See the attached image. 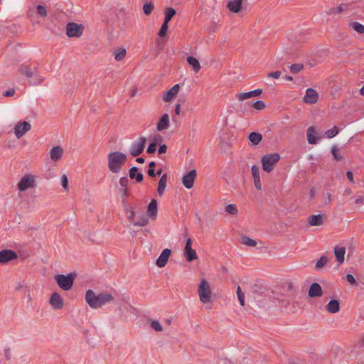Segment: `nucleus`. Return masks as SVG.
<instances>
[{"instance_id": "09e8293b", "label": "nucleus", "mask_w": 364, "mask_h": 364, "mask_svg": "<svg viewBox=\"0 0 364 364\" xmlns=\"http://www.w3.org/2000/svg\"><path fill=\"white\" fill-rule=\"evenodd\" d=\"M151 326L152 328H154L156 331H161L163 330L162 326L161 323L156 321L154 320L151 322Z\"/></svg>"}, {"instance_id": "6e6d98bb", "label": "nucleus", "mask_w": 364, "mask_h": 364, "mask_svg": "<svg viewBox=\"0 0 364 364\" xmlns=\"http://www.w3.org/2000/svg\"><path fill=\"white\" fill-rule=\"evenodd\" d=\"M281 72L280 71H275L273 73H270L268 74L269 77H272L274 79H278L280 77Z\"/></svg>"}, {"instance_id": "5fc2aeb1", "label": "nucleus", "mask_w": 364, "mask_h": 364, "mask_svg": "<svg viewBox=\"0 0 364 364\" xmlns=\"http://www.w3.org/2000/svg\"><path fill=\"white\" fill-rule=\"evenodd\" d=\"M346 280L352 285L356 283L355 277L350 274L346 275Z\"/></svg>"}, {"instance_id": "2eb2a0df", "label": "nucleus", "mask_w": 364, "mask_h": 364, "mask_svg": "<svg viewBox=\"0 0 364 364\" xmlns=\"http://www.w3.org/2000/svg\"><path fill=\"white\" fill-rule=\"evenodd\" d=\"M171 250L166 248L164 249L162 252L160 254L159 257L156 259V265L161 268L164 267L168 260V258L171 255Z\"/></svg>"}, {"instance_id": "4c0bfd02", "label": "nucleus", "mask_w": 364, "mask_h": 364, "mask_svg": "<svg viewBox=\"0 0 364 364\" xmlns=\"http://www.w3.org/2000/svg\"><path fill=\"white\" fill-rule=\"evenodd\" d=\"M350 26L359 33H364V25L359 22H351Z\"/></svg>"}, {"instance_id": "a211bd4d", "label": "nucleus", "mask_w": 364, "mask_h": 364, "mask_svg": "<svg viewBox=\"0 0 364 364\" xmlns=\"http://www.w3.org/2000/svg\"><path fill=\"white\" fill-rule=\"evenodd\" d=\"M158 211V203L156 200L152 199L147 207V214L151 219H155Z\"/></svg>"}, {"instance_id": "a878e982", "label": "nucleus", "mask_w": 364, "mask_h": 364, "mask_svg": "<svg viewBox=\"0 0 364 364\" xmlns=\"http://www.w3.org/2000/svg\"><path fill=\"white\" fill-rule=\"evenodd\" d=\"M308 223L311 226H319L323 224V218L321 215H312L308 219Z\"/></svg>"}, {"instance_id": "1a4fd4ad", "label": "nucleus", "mask_w": 364, "mask_h": 364, "mask_svg": "<svg viewBox=\"0 0 364 364\" xmlns=\"http://www.w3.org/2000/svg\"><path fill=\"white\" fill-rule=\"evenodd\" d=\"M184 256L188 262L198 259L196 250L192 248V240L191 238H188L186 240L184 247Z\"/></svg>"}, {"instance_id": "0e129e2a", "label": "nucleus", "mask_w": 364, "mask_h": 364, "mask_svg": "<svg viewBox=\"0 0 364 364\" xmlns=\"http://www.w3.org/2000/svg\"><path fill=\"white\" fill-rule=\"evenodd\" d=\"M147 173L151 177H155L156 176L154 168H149Z\"/></svg>"}, {"instance_id": "ea45409f", "label": "nucleus", "mask_w": 364, "mask_h": 364, "mask_svg": "<svg viewBox=\"0 0 364 364\" xmlns=\"http://www.w3.org/2000/svg\"><path fill=\"white\" fill-rule=\"evenodd\" d=\"M327 257L326 256H321L320 259L316 262L315 268L316 269H320L324 267L327 263Z\"/></svg>"}, {"instance_id": "69168bd1", "label": "nucleus", "mask_w": 364, "mask_h": 364, "mask_svg": "<svg viewBox=\"0 0 364 364\" xmlns=\"http://www.w3.org/2000/svg\"><path fill=\"white\" fill-rule=\"evenodd\" d=\"M364 201V198L362 197V196H359L355 200V203L356 204H360V203H362Z\"/></svg>"}, {"instance_id": "423d86ee", "label": "nucleus", "mask_w": 364, "mask_h": 364, "mask_svg": "<svg viewBox=\"0 0 364 364\" xmlns=\"http://www.w3.org/2000/svg\"><path fill=\"white\" fill-rule=\"evenodd\" d=\"M75 276L72 274L68 275L56 274L55 280L57 284L64 291L70 289L73 285Z\"/></svg>"}, {"instance_id": "72a5a7b5", "label": "nucleus", "mask_w": 364, "mask_h": 364, "mask_svg": "<svg viewBox=\"0 0 364 364\" xmlns=\"http://www.w3.org/2000/svg\"><path fill=\"white\" fill-rule=\"evenodd\" d=\"M339 132V129L338 127L336 126H333V128L330 129H328L327 131H326L325 132V136L328 138V139H332L333 138L334 136H336Z\"/></svg>"}, {"instance_id": "c756f323", "label": "nucleus", "mask_w": 364, "mask_h": 364, "mask_svg": "<svg viewBox=\"0 0 364 364\" xmlns=\"http://www.w3.org/2000/svg\"><path fill=\"white\" fill-rule=\"evenodd\" d=\"M188 63L192 66L195 73H198L200 69V64L198 59L193 56H188L187 58Z\"/></svg>"}, {"instance_id": "393cba45", "label": "nucleus", "mask_w": 364, "mask_h": 364, "mask_svg": "<svg viewBox=\"0 0 364 364\" xmlns=\"http://www.w3.org/2000/svg\"><path fill=\"white\" fill-rule=\"evenodd\" d=\"M326 309L328 312L331 314L337 313L340 309L339 301L336 299L331 300L326 306Z\"/></svg>"}, {"instance_id": "c03bdc74", "label": "nucleus", "mask_w": 364, "mask_h": 364, "mask_svg": "<svg viewBox=\"0 0 364 364\" xmlns=\"http://www.w3.org/2000/svg\"><path fill=\"white\" fill-rule=\"evenodd\" d=\"M225 211L231 215H236L237 213V208L234 204H229L225 207Z\"/></svg>"}, {"instance_id": "5701e85b", "label": "nucleus", "mask_w": 364, "mask_h": 364, "mask_svg": "<svg viewBox=\"0 0 364 364\" xmlns=\"http://www.w3.org/2000/svg\"><path fill=\"white\" fill-rule=\"evenodd\" d=\"M334 253L337 262L340 264L343 263L345 259L346 247L336 246L334 248Z\"/></svg>"}, {"instance_id": "4be33fe9", "label": "nucleus", "mask_w": 364, "mask_h": 364, "mask_svg": "<svg viewBox=\"0 0 364 364\" xmlns=\"http://www.w3.org/2000/svg\"><path fill=\"white\" fill-rule=\"evenodd\" d=\"M129 175L131 179L135 178L138 183L141 182L144 178L143 174L141 172H139V168L136 166H133L129 169Z\"/></svg>"}, {"instance_id": "774afa93", "label": "nucleus", "mask_w": 364, "mask_h": 364, "mask_svg": "<svg viewBox=\"0 0 364 364\" xmlns=\"http://www.w3.org/2000/svg\"><path fill=\"white\" fill-rule=\"evenodd\" d=\"M180 109H181V105L180 104H177L176 107H175V109H174V112L176 114L179 115L180 114Z\"/></svg>"}, {"instance_id": "680f3d73", "label": "nucleus", "mask_w": 364, "mask_h": 364, "mask_svg": "<svg viewBox=\"0 0 364 364\" xmlns=\"http://www.w3.org/2000/svg\"><path fill=\"white\" fill-rule=\"evenodd\" d=\"M332 201V195L331 193H327L326 196L324 199V203L326 204H329Z\"/></svg>"}, {"instance_id": "79ce46f5", "label": "nucleus", "mask_w": 364, "mask_h": 364, "mask_svg": "<svg viewBox=\"0 0 364 364\" xmlns=\"http://www.w3.org/2000/svg\"><path fill=\"white\" fill-rule=\"evenodd\" d=\"M343 6V4H341L337 7L331 8L326 13L328 15H332V14L341 13L344 10Z\"/></svg>"}, {"instance_id": "13d9d810", "label": "nucleus", "mask_w": 364, "mask_h": 364, "mask_svg": "<svg viewBox=\"0 0 364 364\" xmlns=\"http://www.w3.org/2000/svg\"><path fill=\"white\" fill-rule=\"evenodd\" d=\"M4 355L5 357L6 360H9L11 358V353L9 348H6L4 350Z\"/></svg>"}, {"instance_id": "f8f14e48", "label": "nucleus", "mask_w": 364, "mask_h": 364, "mask_svg": "<svg viewBox=\"0 0 364 364\" xmlns=\"http://www.w3.org/2000/svg\"><path fill=\"white\" fill-rule=\"evenodd\" d=\"M18 255L16 252L12 250H2L0 251V263L4 264L16 259Z\"/></svg>"}, {"instance_id": "6e6552de", "label": "nucleus", "mask_w": 364, "mask_h": 364, "mask_svg": "<svg viewBox=\"0 0 364 364\" xmlns=\"http://www.w3.org/2000/svg\"><path fill=\"white\" fill-rule=\"evenodd\" d=\"M84 26L82 24L70 22L66 25V34L69 38H79L82 36Z\"/></svg>"}, {"instance_id": "864d4df0", "label": "nucleus", "mask_w": 364, "mask_h": 364, "mask_svg": "<svg viewBox=\"0 0 364 364\" xmlns=\"http://www.w3.org/2000/svg\"><path fill=\"white\" fill-rule=\"evenodd\" d=\"M156 150V144L155 142L151 143L147 148V153L153 154Z\"/></svg>"}, {"instance_id": "f3484780", "label": "nucleus", "mask_w": 364, "mask_h": 364, "mask_svg": "<svg viewBox=\"0 0 364 364\" xmlns=\"http://www.w3.org/2000/svg\"><path fill=\"white\" fill-rule=\"evenodd\" d=\"M309 297H319L323 294L321 286L316 282H314L309 289Z\"/></svg>"}, {"instance_id": "aec40b11", "label": "nucleus", "mask_w": 364, "mask_h": 364, "mask_svg": "<svg viewBox=\"0 0 364 364\" xmlns=\"http://www.w3.org/2000/svg\"><path fill=\"white\" fill-rule=\"evenodd\" d=\"M169 127V116L168 114L165 113L162 115L161 119L156 125V129L158 131H163L168 129Z\"/></svg>"}, {"instance_id": "8fccbe9b", "label": "nucleus", "mask_w": 364, "mask_h": 364, "mask_svg": "<svg viewBox=\"0 0 364 364\" xmlns=\"http://www.w3.org/2000/svg\"><path fill=\"white\" fill-rule=\"evenodd\" d=\"M251 171H252L253 178H260L259 168L257 166L253 165L251 168Z\"/></svg>"}, {"instance_id": "9b49d317", "label": "nucleus", "mask_w": 364, "mask_h": 364, "mask_svg": "<svg viewBox=\"0 0 364 364\" xmlns=\"http://www.w3.org/2000/svg\"><path fill=\"white\" fill-rule=\"evenodd\" d=\"M35 180L31 175L24 176L18 183V188L21 191L27 190L34 186Z\"/></svg>"}, {"instance_id": "bb28decb", "label": "nucleus", "mask_w": 364, "mask_h": 364, "mask_svg": "<svg viewBox=\"0 0 364 364\" xmlns=\"http://www.w3.org/2000/svg\"><path fill=\"white\" fill-rule=\"evenodd\" d=\"M63 154V150L60 146H55V147L52 148L50 150V159L53 161H56L62 157Z\"/></svg>"}, {"instance_id": "e433bc0d", "label": "nucleus", "mask_w": 364, "mask_h": 364, "mask_svg": "<svg viewBox=\"0 0 364 364\" xmlns=\"http://www.w3.org/2000/svg\"><path fill=\"white\" fill-rule=\"evenodd\" d=\"M148 218L146 215L141 216L139 219L135 221H133V225L134 226H145L148 224Z\"/></svg>"}, {"instance_id": "b1692460", "label": "nucleus", "mask_w": 364, "mask_h": 364, "mask_svg": "<svg viewBox=\"0 0 364 364\" xmlns=\"http://www.w3.org/2000/svg\"><path fill=\"white\" fill-rule=\"evenodd\" d=\"M242 0H230L227 5L228 9L234 13L240 12Z\"/></svg>"}, {"instance_id": "f704fd0d", "label": "nucleus", "mask_w": 364, "mask_h": 364, "mask_svg": "<svg viewBox=\"0 0 364 364\" xmlns=\"http://www.w3.org/2000/svg\"><path fill=\"white\" fill-rule=\"evenodd\" d=\"M176 10L173 8H168L165 11L164 22L168 23L176 14Z\"/></svg>"}, {"instance_id": "2f4dec72", "label": "nucleus", "mask_w": 364, "mask_h": 364, "mask_svg": "<svg viewBox=\"0 0 364 364\" xmlns=\"http://www.w3.org/2000/svg\"><path fill=\"white\" fill-rule=\"evenodd\" d=\"M114 59L117 61H121L126 56V50L124 48H119L115 50L114 52Z\"/></svg>"}, {"instance_id": "a19ab883", "label": "nucleus", "mask_w": 364, "mask_h": 364, "mask_svg": "<svg viewBox=\"0 0 364 364\" xmlns=\"http://www.w3.org/2000/svg\"><path fill=\"white\" fill-rule=\"evenodd\" d=\"M304 68V65L301 63H295L292 64L290 66V70L292 73H297L302 70Z\"/></svg>"}, {"instance_id": "58836bf2", "label": "nucleus", "mask_w": 364, "mask_h": 364, "mask_svg": "<svg viewBox=\"0 0 364 364\" xmlns=\"http://www.w3.org/2000/svg\"><path fill=\"white\" fill-rule=\"evenodd\" d=\"M338 148L337 147L336 145H333L331 147V152L332 155L333 156V159L336 161H340L343 159V156L339 154L338 153Z\"/></svg>"}, {"instance_id": "7c9ffc66", "label": "nucleus", "mask_w": 364, "mask_h": 364, "mask_svg": "<svg viewBox=\"0 0 364 364\" xmlns=\"http://www.w3.org/2000/svg\"><path fill=\"white\" fill-rule=\"evenodd\" d=\"M248 139L254 145H257L262 141V136L259 133L251 132Z\"/></svg>"}, {"instance_id": "4468645a", "label": "nucleus", "mask_w": 364, "mask_h": 364, "mask_svg": "<svg viewBox=\"0 0 364 364\" xmlns=\"http://www.w3.org/2000/svg\"><path fill=\"white\" fill-rule=\"evenodd\" d=\"M49 302L51 306L55 310L61 309L63 306V299L57 292H54L51 294Z\"/></svg>"}, {"instance_id": "37998d69", "label": "nucleus", "mask_w": 364, "mask_h": 364, "mask_svg": "<svg viewBox=\"0 0 364 364\" xmlns=\"http://www.w3.org/2000/svg\"><path fill=\"white\" fill-rule=\"evenodd\" d=\"M237 294L238 300L242 306L245 305V293L242 291L240 286L237 287Z\"/></svg>"}, {"instance_id": "338daca9", "label": "nucleus", "mask_w": 364, "mask_h": 364, "mask_svg": "<svg viewBox=\"0 0 364 364\" xmlns=\"http://www.w3.org/2000/svg\"><path fill=\"white\" fill-rule=\"evenodd\" d=\"M219 364H231V362L225 358L220 359Z\"/></svg>"}, {"instance_id": "a18cd8bd", "label": "nucleus", "mask_w": 364, "mask_h": 364, "mask_svg": "<svg viewBox=\"0 0 364 364\" xmlns=\"http://www.w3.org/2000/svg\"><path fill=\"white\" fill-rule=\"evenodd\" d=\"M168 29V23L164 21V23H162V26L158 33V35L161 37L164 36L166 34Z\"/></svg>"}, {"instance_id": "39448f33", "label": "nucleus", "mask_w": 364, "mask_h": 364, "mask_svg": "<svg viewBox=\"0 0 364 364\" xmlns=\"http://www.w3.org/2000/svg\"><path fill=\"white\" fill-rule=\"evenodd\" d=\"M198 294L199 296L200 301L202 303L206 304L210 301V287L208 282L204 279H201L200 284H198Z\"/></svg>"}, {"instance_id": "f257e3e1", "label": "nucleus", "mask_w": 364, "mask_h": 364, "mask_svg": "<svg viewBox=\"0 0 364 364\" xmlns=\"http://www.w3.org/2000/svg\"><path fill=\"white\" fill-rule=\"evenodd\" d=\"M18 72L28 79L31 85H38L44 81V77L38 74V63L25 62L19 65Z\"/></svg>"}, {"instance_id": "7ed1b4c3", "label": "nucleus", "mask_w": 364, "mask_h": 364, "mask_svg": "<svg viewBox=\"0 0 364 364\" xmlns=\"http://www.w3.org/2000/svg\"><path fill=\"white\" fill-rule=\"evenodd\" d=\"M107 158L108 167L109 170L114 173L120 172L122 165L125 164L127 160V155L119 151L109 153Z\"/></svg>"}, {"instance_id": "ddd939ff", "label": "nucleus", "mask_w": 364, "mask_h": 364, "mask_svg": "<svg viewBox=\"0 0 364 364\" xmlns=\"http://www.w3.org/2000/svg\"><path fill=\"white\" fill-rule=\"evenodd\" d=\"M196 177V171L195 169L191 170L182 178L183 186L190 189L193 186L194 181Z\"/></svg>"}, {"instance_id": "bf43d9fd", "label": "nucleus", "mask_w": 364, "mask_h": 364, "mask_svg": "<svg viewBox=\"0 0 364 364\" xmlns=\"http://www.w3.org/2000/svg\"><path fill=\"white\" fill-rule=\"evenodd\" d=\"M167 151V146L166 144H161L159 146V149H158V153L159 154H164V153H166Z\"/></svg>"}, {"instance_id": "412c9836", "label": "nucleus", "mask_w": 364, "mask_h": 364, "mask_svg": "<svg viewBox=\"0 0 364 364\" xmlns=\"http://www.w3.org/2000/svg\"><path fill=\"white\" fill-rule=\"evenodd\" d=\"M262 93V89H256L252 91L247 92H242L239 94L238 99L240 100H245L248 98L257 97L260 95Z\"/></svg>"}, {"instance_id": "4d7b16f0", "label": "nucleus", "mask_w": 364, "mask_h": 364, "mask_svg": "<svg viewBox=\"0 0 364 364\" xmlns=\"http://www.w3.org/2000/svg\"><path fill=\"white\" fill-rule=\"evenodd\" d=\"M255 186L257 190H261L262 183L260 181V178H254Z\"/></svg>"}, {"instance_id": "603ef678", "label": "nucleus", "mask_w": 364, "mask_h": 364, "mask_svg": "<svg viewBox=\"0 0 364 364\" xmlns=\"http://www.w3.org/2000/svg\"><path fill=\"white\" fill-rule=\"evenodd\" d=\"M61 185L65 189H67L68 188V178L66 175L62 176Z\"/></svg>"}, {"instance_id": "e2e57ef3", "label": "nucleus", "mask_w": 364, "mask_h": 364, "mask_svg": "<svg viewBox=\"0 0 364 364\" xmlns=\"http://www.w3.org/2000/svg\"><path fill=\"white\" fill-rule=\"evenodd\" d=\"M120 192L122 193L124 198H126L129 194V190L127 187L122 188Z\"/></svg>"}, {"instance_id": "6ab92c4d", "label": "nucleus", "mask_w": 364, "mask_h": 364, "mask_svg": "<svg viewBox=\"0 0 364 364\" xmlns=\"http://www.w3.org/2000/svg\"><path fill=\"white\" fill-rule=\"evenodd\" d=\"M179 90V85L176 84L174 85L170 90H168L166 94L164 95L163 100L168 102L172 100L173 97L176 96Z\"/></svg>"}, {"instance_id": "3c124183", "label": "nucleus", "mask_w": 364, "mask_h": 364, "mask_svg": "<svg viewBox=\"0 0 364 364\" xmlns=\"http://www.w3.org/2000/svg\"><path fill=\"white\" fill-rule=\"evenodd\" d=\"M119 183L120 186H122V188L127 187V185L129 183V179L126 176L121 177L119 178Z\"/></svg>"}, {"instance_id": "9d476101", "label": "nucleus", "mask_w": 364, "mask_h": 364, "mask_svg": "<svg viewBox=\"0 0 364 364\" xmlns=\"http://www.w3.org/2000/svg\"><path fill=\"white\" fill-rule=\"evenodd\" d=\"M31 126L28 122H23L18 123L14 127V134L19 139L22 137L26 132L31 130Z\"/></svg>"}, {"instance_id": "cd10ccee", "label": "nucleus", "mask_w": 364, "mask_h": 364, "mask_svg": "<svg viewBox=\"0 0 364 364\" xmlns=\"http://www.w3.org/2000/svg\"><path fill=\"white\" fill-rule=\"evenodd\" d=\"M307 141L310 144H316L318 141L316 132L313 127H309L306 132Z\"/></svg>"}, {"instance_id": "de8ad7c7", "label": "nucleus", "mask_w": 364, "mask_h": 364, "mask_svg": "<svg viewBox=\"0 0 364 364\" xmlns=\"http://www.w3.org/2000/svg\"><path fill=\"white\" fill-rule=\"evenodd\" d=\"M252 106L257 110H262L265 107V103L262 100H257L252 103Z\"/></svg>"}, {"instance_id": "473e14b6", "label": "nucleus", "mask_w": 364, "mask_h": 364, "mask_svg": "<svg viewBox=\"0 0 364 364\" xmlns=\"http://www.w3.org/2000/svg\"><path fill=\"white\" fill-rule=\"evenodd\" d=\"M241 243L250 247H255L257 244L256 240L251 239L247 236H242L241 237Z\"/></svg>"}, {"instance_id": "f03ea898", "label": "nucleus", "mask_w": 364, "mask_h": 364, "mask_svg": "<svg viewBox=\"0 0 364 364\" xmlns=\"http://www.w3.org/2000/svg\"><path fill=\"white\" fill-rule=\"evenodd\" d=\"M113 299L112 294L107 291L96 294L92 290L88 289L85 293V301L92 309L100 308Z\"/></svg>"}, {"instance_id": "052dcab7", "label": "nucleus", "mask_w": 364, "mask_h": 364, "mask_svg": "<svg viewBox=\"0 0 364 364\" xmlns=\"http://www.w3.org/2000/svg\"><path fill=\"white\" fill-rule=\"evenodd\" d=\"M15 93L14 89H10L9 90H6L4 92L3 95L4 97H11L13 96Z\"/></svg>"}, {"instance_id": "dca6fc26", "label": "nucleus", "mask_w": 364, "mask_h": 364, "mask_svg": "<svg viewBox=\"0 0 364 364\" xmlns=\"http://www.w3.org/2000/svg\"><path fill=\"white\" fill-rule=\"evenodd\" d=\"M318 95L317 92L312 88H308L306 91V95L304 97V101L306 103L314 104L318 101Z\"/></svg>"}, {"instance_id": "49530a36", "label": "nucleus", "mask_w": 364, "mask_h": 364, "mask_svg": "<svg viewBox=\"0 0 364 364\" xmlns=\"http://www.w3.org/2000/svg\"><path fill=\"white\" fill-rule=\"evenodd\" d=\"M37 13L39 16L42 17H46L47 16L46 8L43 5H38L37 6Z\"/></svg>"}, {"instance_id": "0eeeda50", "label": "nucleus", "mask_w": 364, "mask_h": 364, "mask_svg": "<svg viewBox=\"0 0 364 364\" xmlns=\"http://www.w3.org/2000/svg\"><path fill=\"white\" fill-rule=\"evenodd\" d=\"M146 139L145 136H140L131 144L129 152L134 156H139L144 151Z\"/></svg>"}, {"instance_id": "c85d7f7f", "label": "nucleus", "mask_w": 364, "mask_h": 364, "mask_svg": "<svg viewBox=\"0 0 364 364\" xmlns=\"http://www.w3.org/2000/svg\"><path fill=\"white\" fill-rule=\"evenodd\" d=\"M166 183H167V174L164 173L161 176L159 181L157 191H158V193L159 196H161L164 193L166 186Z\"/></svg>"}, {"instance_id": "20e7f679", "label": "nucleus", "mask_w": 364, "mask_h": 364, "mask_svg": "<svg viewBox=\"0 0 364 364\" xmlns=\"http://www.w3.org/2000/svg\"><path fill=\"white\" fill-rule=\"evenodd\" d=\"M280 155L277 153L264 155L262 158V168L266 172H271L279 161Z\"/></svg>"}, {"instance_id": "c9c22d12", "label": "nucleus", "mask_w": 364, "mask_h": 364, "mask_svg": "<svg viewBox=\"0 0 364 364\" xmlns=\"http://www.w3.org/2000/svg\"><path fill=\"white\" fill-rule=\"evenodd\" d=\"M154 8V3L151 1H146L143 5V11L146 15H150Z\"/></svg>"}]
</instances>
